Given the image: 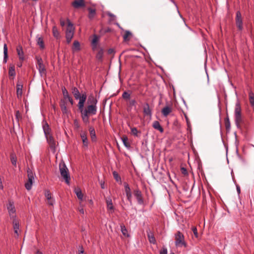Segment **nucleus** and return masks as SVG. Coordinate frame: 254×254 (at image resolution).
<instances>
[{"mask_svg":"<svg viewBox=\"0 0 254 254\" xmlns=\"http://www.w3.org/2000/svg\"><path fill=\"white\" fill-rule=\"evenodd\" d=\"M43 129L47 139V142L49 145L50 148L55 151L56 149L57 142L51 134V129L50 128L48 124L46 122L43 123Z\"/></svg>","mask_w":254,"mask_h":254,"instance_id":"obj_1","label":"nucleus"},{"mask_svg":"<svg viewBox=\"0 0 254 254\" xmlns=\"http://www.w3.org/2000/svg\"><path fill=\"white\" fill-rule=\"evenodd\" d=\"M60 174L67 185L70 183V176L68 170L64 162H61L59 164Z\"/></svg>","mask_w":254,"mask_h":254,"instance_id":"obj_2","label":"nucleus"},{"mask_svg":"<svg viewBox=\"0 0 254 254\" xmlns=\"http://www.w3.org/2000/svg\"><path fill=\"white\" fill-rule=\"evenodd\" d=\"M175 245L176 247L186 248L187 244L185 241L184 235L180 232L177 231L175 234Z\"/></svg>","mask_w":254,"mask_h":254,"instance_id":"obj_3","label":"nucleus"},{"mask_svg":"<svg viewBox=\"0 0 254 254\" xmlns=\"http://www.w3.org/2000/svg\"><path fill=\"white\" fill-rule=\"evenodd\" d=\"M235 121L237 127H240V124L242 122L241 107L240 104L237 102L235 108Z\"/></svg>","mask_w":254,"mask_h":254,"instance_id":"obj_4","label":"nucleus"},{"mask_svg":"<svg viewBox=\"0 0 254 254\" xmlns=\"http://www.w3.org/2000/svg\"><path fill=\"white\" fill-rule=\"evenodd\" d=\"M27 173L28 180V182L25 183V187L28 190H29L31 189L32 185L34 180V174L30 168H28Z\"/></svg>","mask_w":254,"mask_h":254,"instance_id":"obj_5","label":"nucleus"},{"mask_svg":"<svg viewBox=\"0 0 254 254\" xmlns=\"http://www.w3.org/2000/svg\"><path fill=\"white\" fill-rule=\"evenodd\" d=\"M97 111V106L92 105H88L85 108L80 111V113H83L88 115H94L96 114Z\"/></svg>","mask_w":254,"mask_h":254,"instance_id":"obj_6","label":"nucleus"},{"mask_svg":"<svg viewBox=\"0 0 254 254\" xmlns=\"http://www.w3.org/2000/svg\"><path fill=\"white\" fill-rule=\"evenodd\" d=\"M7 209L10 219L16 218V210L14 205V202L11 200H9L7 204Z\"/></svg>","mask_w":254,"mask_h":254,"instance_id":"obj_7","label":"nucleus"},{"mask_svg":"<svg viewBox=\"0 0 254 254\" xmlns=\"http://www.w3.org/2000/svg\"><path fill=\"white\" fill-rule=\"evenodd\" d=\"M37 68L41 76L46 74V69L43 63V60L41 58H37Z\"/></svg>","mask_w":254,"mask_h":254,"instance_id":"obj_8","label":"nucleus"},{"mask_svg":"<svg viewBox=\"0 0 254 254\" xmlns=\"http://www.w3.org/2000/svg\"><path fill=\"white\" fill-rule=\"evenodd\" d=\"M87 99V95L85 92L82 93L81 95L80 96V98H78L79 102L78 103V108L79 111L83 110L85 102Z\"/></svg>","mask_w":254,"mask_h":254,"instance_id":"obj_9","label":"nucleus"},{"mask_svg":"<svg viewBox=\"0 0 254 254\" xmlns=\"http://www.w3.org/2000/svg\"><path fill=\"white\" fill-rule=\"evenodd\" d=\"M133 193L138 204H142L143 203V199L141 191L139 189H137L134 190Z\"/></svg>","mask_w":254,"mask_h":254,"instance_id":"obj_10","label":"nucleus"},{"mask_svg":"<svg viewBox=\"0 0 254 254\" xmlns=\"http://www.w3.org/2000/svg\"><path fill=\"white\" fill-rule=\"evenodd\" d=\"M143 112L145 116H149L151 118L152 116V111L150 108L148 103H146L143 106Z\"/></svg>","mask_w":254,"mask_h":254,"instance_id":"obj_11","label":"nucleus"},{"mask_svg":"<svg viewBox=\"0 0 254 254\" xmlns=\"http://www.w3.org/2000/svg\"><path fill=\"white\" fill-rule=\"evenodd\" d=\"M45 195L48 200V203L49 205L53 206L55 202V200L52 197L50 190H46L45 192Z\"/></svg>","mask_w":254,"mask_h":254,"instance_id":"obj_12","label":"nucleus"},{"mask_svg":"<svg viewBox=\"0 0 254 254\" xmlns=\"http://www.w3.org/2000/svg\"><path fill=\"white\" fill-rule=\"evenodd\" d=\"M62 92L64 98L65 99H67L71 105H72L73 104V100L72 98L69 96L68 93L64 87L62 88Z\"/></svg>","mask_w":254,"mask_h":254,"instance_id":"obj_13","label":"nucleus"},{"mask_svg":"<svg viewBox=\"0 0 254 254\" xmlns=\"http://www.w3.org/2000/svg\"><path fill=\"white\" fill-rule=\"evenodd\" d=\"M23 85L19 81H18L16 85V95L18 98L21 97L22 95Z\"/></svg>","mask_w":254,"mask_h":254,"instance_id":"obj_14","label":"nucleus"},{"mask_svg":"<svg viewBox=\"0 0 254 254\" xmlns=\"http://www.w3.org/2000/svg\"><path fill=\"white\" fill-rule=\"evenodd\" d=\"M146 232L149 242L151 244H155L156 243V241L153 233L151 232L150 230H147Z\"/></svg>","mask_w":254,"mask_h":254,"instance_id":"obj_15","label":"nucleus"},{"mask_svg":"<svg viewBox=\"0 0 254 254\" xmlns=\"http://www.w3.org/2000/svg\"><path fill=\"white\" fill-rule=\"evenodd\" d=\"M16 52L20 61H23L24 60V53L22 47L21 45H18L16 48Z\"/></svg>","mask_w":254,"mask_h":254,"instance_id":"obj_16","label":"nucleus"},{"mask_svg":"<svg viewBox=\"0 0 254 254\" xmlns=\"http://www.w3.org/2000/svg\"><path fill=\"white\" fill-rule=\"evenodd\" d=\"M98 101L96 97H95L93 95H91L88 96L87 103L88 105H92L97 106Z\"/></svg>","mask_w":254,"mask_h":254,"instance_id":"obj_17","label":"nucleus"},{"mask_svg":"<svg viewBox=\"0 0 254 254\" xmlns=\"http://www.w3.org/2000/svg\"><path fill=\"white\" fill-rule=\"evenodd\" d=\"M80 137L81 138L84 147H88V140L87 137V133L85 132L81 133Z\"/></svg>","mask_w":254,"mask_h":254,"instance_id":"obj_18","label":"nucleus"},{"mask_svg":"<svg viewBox=\"0 0 254 254\" xmlns=\"http://www.w3.org/2000/svg\"><path fill=\"white\" fill-rule=\"evenodd\" d=\"M236 24L238 29L240 31H242L243 29V23L242 17H236Z\"/></svg>","mask_w":254,"mask_h":254,"instance_id":"obj_19","label":"nucleus"},{"mask_svg":"<svg viewBox=\"0 0 254 254\" xmlns=\"http://www.w3.org/2000/svg\"><path fill=\"white\" fill-rule=\"evenodd\" d=\"M12 223L13 225V229L14 230L15 234H17L18 236V230L19 229V224L18 221L16 219H13Z\"/></svg>","mask_w":254,"mask_h":254,"instance_id":"obj_20","label":"nucleus"},{"mask_svg":"<svg viewBox=\"0 0 254 254\" xmlns=\"http://www.w3.org/2000/svg\"><path fill=\"white\" fill-rule=\"evenodd\" d=\"M71 91L75 99L76 100H78V98H80V96L81 95L78 89L76 87H73L71 89Z\"/></svg>","mask_w":254,"mask_h":254,"instance_id":"obj_21","label":"nucleus"},{"mask_svg":"<svg viewBox=\"0 0 254 254\" xmlns=\"http://www.w3.org/2000/svg\"><path fill=\"white\" fill-rule=\"evenodd\" d=\"M89 131L91 136V139L92 141H95L96 140V136L95 129L93 127H89Z\"/></svg>","mask_w":254,"mask_h":254,"instance_id":"obj_22","label":"nucleus"},{"mask_svg":"<svg viewBox=\"0 0 254 254\" xmlns=\"http://www.w3.org/2000/svg\"><path fill=\"white\" fill-rule=\"evenodd\" d=\"M172 108L169 106L164 107L162 110V114L165 117H167L170 113L172 112Z\"/></svg>","mask_w":254,"mask_h":254,"instance_id":"obj_23","label":"nucleus"},{"mask_svg":"<svg viewBox=\"0 0 254 254\" xmlns=\"http://www.w3.org/2000/svg\"><path fill=\"white\" fill-rule=\"evenodd\" d=\"M99 40V37L96 35L93 36V38L92 40L91 45L93 50H95L97 48L98 42Z\"/></svg>","mask_w":254,"mask_h":254,"instance_id":"obj_24","label":"nucleus"},{"mask_svg":"<svg viewBox=\"0 0 254 254\" xmlns=\"http://www.w3.org/2000/svg\"><path fill=\"white\" fill-rule=\"evenodd\" d=\"M152 126L155 129L159 130L160 132H163L164 131L163 127L161 126L158 121L154 122Z\"/></svg>","mask_w":254,"mask_h":254,"instance_id":"obj_25","label":"nucleus"},{"mask_svg":"<svg viewBox=\"0 0 254 254\" xmlns=\"http://www.w3.org/2000/svg\"><path fill=\"white\" fill-rule=\"evenodd\" d=\"M73 6L75 8H78L84 5V0H75L72 3Z\"/></svg>","mask_w":254,"mask_h":254,"instance_id":"obj_26","label":"nucleus"},{"mask_svg":"<svg viewBox=\"0 0 254 254\" xmlns=\"http://www.w3.org/2000/svg\"><path fill=\"white\" fill-rule=\"evenodd\" d=\"M8 75L9 76L13 77V78L15 76L16 73L15 71V66L13 65H10L9 70H8Z\"/></svg>","mask_w":254,"mask_h":254,"instance_id":"obj_27","label":"nucleus"},{"mask_svg":"<svg viewBox=\"0 0 254 254\" xmlns=\"http://www.w3.org/2000/svg\"><path fill=\"white\" fill-rule=\"evenodd\" d=\"M67 26L66 32H70L74 33V27H73L72 23L68 20L67 19Z\"/></svg>","mask_w":254,"mask_h":254,"instance_id":"obj_28","label":"nucleus"},{"mask_svg":"<svg viewBox=\"0 0 254 254\" xmlns=\"http://www.w3.org/2000/svg\"><path fill=\"white\" fill-rule=\"evenodd\" d=\"M8 58L7 47L6 44L3 46V62L6 63Z\"/></svg>","mask_w":254,"mask_h":254,"instance_id":"obj_29","label":"nucleus"},{"mask_svg":"<svg viewBox=\"0 0 254 254\" xmlns=\"http://www.w3.org/2000/svg\"><path fill=\"white\" fill-rule=\"evenodd\" d=\"M74 191L77 198L80 200H82L83 194L81 190L79 188H75Z\"/></svg>","mask_w":254,"mask_h":254,"instance_id":"obj_30","label":"nucleus"},{"mask_svg":"<svg viewBox=\"0 0 254 254\" xmlns=\"http://www.w3.org/2000/svg\"><path fill=\"white\" fill-rule=\"evenodd\" d=\"M249 95L250 103L252 107L254 110V94L253 92L251 91L249 92Z\"/></svg>","mask_w":254,"mask_h":254,"instance_id":"obj_31","label":"nucleus"},{"mask_svg":"<svg viewBox=\"0 0 254 254\" xmlns=\"http://www.w3.org/2000/svg\"><path fill=\"white\" fill-rule=\"evenodd\" d=\"M106 203L107 209L109 210H113L114 209V207L112 203V200L110 197L107 198L106 199Z\"/></svg>","mask_w":254,"mask_h":254,"instance_id":"obj_32","label":"nucleus"},{"mask_svg":"<svg viewBox=\"0 0 254 254\" xmlns=\"http://www.w3.org/2000/svg\"><path fill=\"white\" fill-rule=\"evenodd\" d=\"M74 33L70 32H66L65 33V37L66 39V42L67 43H69L72 38H73Z\"/></svg>","mask_w":254,"mask_h":254,"instance_id":"obj_33","label":"nucleus"},{"mask_svg":"<svg viewBox=\"0 0 254 254\" xmlns=\"http://www.w3.org/2000/svg\"><path fill=\"white\" fill-rule=\"evenodd\" d=\"M81 113V117L82 120L83 122H84V123H85L86 124H88L89 122V115L85 114L83 113Z\"/></svg>","mask_w":254,"mask_h":254,"instance_id":"obj_34","label":"nucleus"},{"mask_svg":"<svg viewBox=\"0 0 254 254\" xmlns=\"http://www.w3.org/2000/svg\"><path fill=\"white\" fill-rule=\"evenodd\" d=\"M73 51H78L80 50V43L77 41H74L72 47Z\"/></svg>","mask_w":254,"mask_h":254,"instance_id":"obj_35","label":"nucleus"},{"mask_svg":"<svg viewBox=\"0 0 254 254\" xmlns=\"http://www.w3.org/2000/svg\"><path fill=\"white\" fill-rule=\"evenodd\" d=\"M52 32L54 37L56 38L57 39L60 38V33L56 26H54L53 27Z\"/></svg>","mask_w":254,"mask_h":254,"instance_id":"obj_36","label":"nucleus"},{"mask_svg":"<svg viewBox=\"0 0 254 254\" xmlns=\"http://www.w3.org/2000/svg\"><path fill=\"white\" fill-rule=\"evenodd\" d=\"M10 157L11 163L13 165L16 166L17 162V158L16 155L13 153H11Z\"/></svg>","mask_w":254,"mask_h":254,"instance_id":"obj_37","label":"nucleus"},{"mask_svg":"<svg viewBox=\"0 0 254 254\" xmlns=\"http://www.w3.org/2000/svg\"><path fill=\"white\" fill-rule=\"evenodd\" d=\"M225 125L226 130L229 131L230 129L231 124L228 115L225 119Z\"/></svg>","mask_w":254,"mask_h":254,"instance_id":"obj_38","label":"nucleus"},{"mask_svg":"<svg viewBox=\"0 0 254 254\" xmlns=\"http://www.w3.org/2000/svg\"><path fill=\"white\" fill-rule=\"evenodd\" d=\"M131 36V33L129 31H126L125 33L123 36L124 41H128L129 40V37Z\"/></svg>","mask_w":254,"mask_h":254,"instance_id":"obj_39","label":"nucleus"},{"mask_svg":"<svg viewBox=\"0 0 254 254\" xmlns=\"http://www.w3.org/2000/svg\"><path fill=\"white\" fill-rule=\"evenodd\" d=\"M121 230L123 234V235L125 236L128 237L129 235L127 233V230L126 229L125 226L124 225H121Z\"/></svg>","mask_w":254,"mask_h":254,"instance_id":"obj_40","label":"nucleus"},{"mask_svg":"<svg viewBox=\"0 0 254 254\" xmlns=\"http://www.w3.org/2000/svg\"><path fill=\"white\" fill-rule=\"evenodd\" d=\"M122 141L123 142L124 145L127 147V148H129L130 147V144L128 142V139L127 136L123 137L122 138Z\"/></svg>","mask_w":254,"mask_h":254,"instance_id":"obj_41","label":"nucleus"},{"mask_svg":"<svg viewBox=\"0 0 254 254\" xmlns=\"http://www.w3.org/2000/svg\"><path fill=\"white\" fill-rule=\"evenodd\" d=\"M37 44L41 49H43L44 48V44L42 37H39L38 38Z\"/></svg>","mask_w":254,"mask_h":254,"instance_id":"obj_42","label":"nucleus"},{"mask_svg":"<svg viewBox=\"0 0 254 254\" xmlns=\"http://www.w3.org/2000/svg\"><path fill=\"white\" fill-rule=\"evenodd\" d=\"M131 132L135 136H138V131L136 127H131Z\"/></svg>","mask_w":254,"mask_h":254,"instance_id":"obj_43","label":"nucleus"},{"mask_svg":"<svg viewBox=\"0 0 254 254\" xmlns=\"http://www.w3.org/2000/svg\"><path fill=\"white\" fill-rule=\"evenodd\" d=\"M61 108L63 114L67 113V109L64 103L61 105Z\"/></svg>","mask_w":254,"mask_h":254,"instance_id":"obj_44","label":"nucleus"},{"mask_svg":"<svg viewBox=\"0 0 254 254\" xmlns=\"http://www.w3.org/2000/svg\"><path fill=\"white\" fill-rule=\"evenodd\" d=\"M103 50L102 49L100 50L96 55V58L98 60H101L103 55Z\"/></svg>","mask_w":254,"mask_h":254,"instance_id":"obj_45","label":"nucleus"},{"mask_svg":"<svg viewBox=\"0 0 254 254\" xmlns=\"http://www.w3.org/2000/svg\"><path fill=\"white\" fill-rule=\"evenodd\" d=\"M124 186L126 194L131 193L129 185L127 183H125Z\"/></svg>","mask_w":254,"mask_h":254,"instance_id":"obj_46","label":"nucleus"},{"mask_svg":"<svg viewBox=\"0 0 254 254\" xmlns=\"http://www.w3.org/2000/svg\"><path fill=\"white\" fill-rule=\"evenodd\" d=\"M130 97V94L127 92H124L122 94V97L125 99H129Z\"/></svg>","mask_w":254,"mask_h":254,"instance_id":"obj_47","label":"nucleus"},{"mask_svg":"<svg viewBox=\"0 0 254 254\" xmlns=\"http://www.w3.org/2000/svg\"><path fill=\"white\" fill-rule=\"evenodd\" d=\"M113 176L115 178V179L116 180V181L119 182L121 181V177L119 176L117 172L114 171L113 173Z\"/></svg>","mask_w":254,"mask_h":254,"instance_id":"obj_48","label":"nucleus"},{"mask_svg":"<svg viewBox=\"0 0 254 254\" xmlns=\"http://www.w3.org/2000/svg\"><path fill=\"white\" fill-rule=\"evenodd\" d=\"M191 230L193 232L194 236L196 238H198V234L197 233L196 227H194V226L192 227V228H191Z\"/></svg>","mask_w":254,"mask_h":254,"instance_id":"obj_49","label":"nucleus"},{"mask_svg":"<svg viewBox=\"0 0 254 254\" xmlns=\"http://www.w3.org/2000/svg\"><path fill=\"white\" fill-rule=\"evenodd\" d=\"M136 102L135 100L131 99V100H129V106H130V107H133V106L135 107L136 106Z\"/></svg>","mask_w":254,"mask_h":254,"instance_id":"obj_50","label":"nucleus"},{"mask_svg":"<svg viewBox=\"0 0 254 254\" xmlns=\"http://www.w3.org/2000/svg\"><path fill=\"white\" fill-rule=\"evenodd\" d=\"M126 196L127 197V200H128V201L130 203V204L131 205L132 204V201H131L132 194H131V193L126 194Z\"/></svg>","mask_w":254,"mask_h":254,"instance_id":"obj_51","label":"nucleus"},{"mask_svg":"<svg viewBox=\"0 0 254 254\" xmlns=\"http://www.w3.org/2000/svg\"><path fill=\"white\" fill-rule=\"evenodd\" d=\"M167 249L165 247H163L160 252V254H167Z\"/></svg>","mask_w":254,"mask_h":254,"instance_id":"obj_52","label":"nucleus"},{"mask_svg":"<svg viewBox=\"0 0 254 254\" xmlns=\"http://www.w3.org/2000/svg\"><path fill=\"white\" fill-rule=\"evenodd\" d=\"M15 118L16 120L18 121L19 118L21 119V116L20 115V113L19 111H17L15 113Z\"/></svg>","mask_w":254,"mask_h":254,"instance_id":"obj_53","label":"nucleus"},{"mask_svg":"<svg viewBox=\"0 0 254 254\" xmlns=\"http://www.w3.org/2000/svg\"><path fill=\"white\" fill-rule=\"evenodd\" d=\"M181 172H182V174H183L184 175H187L188 174L187 170L185 168L182 167V168H181Z\"/></svg>","mask_w":254,"mask_h":254,"instance_id":"obj_54","label":"nucleus"},{"mask_svg":"<svg viewBox=\"0 0 254 254\" xmlns=\"http://www.w3.org/2000/svg\"><path fill=\"white\" fill-rule=\"evenodd\" d=\"M78 210L81 214H84V209L82 206H80V207H78Z\"/></svg>","mask_w":254,"mask_h":254,"instance_id":"obj_55","label":"nucleus"},{"mask_svg":"<svg viewBox=\"0 0 254 254\" xmlns=\"http://www.w3.org/2000/svg\"><path fill=\"white\" fill-rule=\"evenodd\" d=\"M66 23H67V21L66 22V21H63V20H61V26H64L66 24Z\"/></svg>","mask_w":254,"mask_h":254,"instance_id":"obj_56","label":"nucleus"},{"mask_svg":"<svg viewBox=\"0 0 254 254\" xmlns=\"http://www.w3.org/2000/svg\"><path fill=\"white\" fill-rule=\"evenodd\" d=\"M100 185L102 189H105L104 182H101Z\"/></svg>","mask_w":254,"mask_h":254,"instance_id":"obj_57","label":"nucleus"},{"mask_svg":"<svg viewBox=\"0 0 254 254\" xmlns=\"http://www.w3.org/2000/svg\"><path fill=\"white\" fill-rule=\"evenodd\" d=\"M237 191H238V193H240V191H241V190H240V187H238V186H237Z\"/></svg>","mask_w":254,"mask_h":254,"instance_id":"obj_58","label":"nucleus"},{"mask_svg":"<svg viewBox=\"0 0 254 254\" xmlns=\"http://www.w3.org/2000/svg\"><path fill=\"white\" fill-rule=\"evenodd\" d=\"M113 51V49H109L108 52H109V53L111 54V53H112V52Z\"/></svg>","mask_w":254,"mask_h":254,"instance_id":"obj_59","label":"nucleus"},{"mask_svg":"<svg viewBox=\"0 0 254 254\" xmlns=\"http://www.w3.org/2000/svg\"><path fill=\"white\" fill-rule=\"evenodd\" d=\"M18 67H21L22 66V63H20L17 64Z\"/></svg>","mask_w":254,"mask_h":254,"instance_id":"obj_60","label":"nucleus"},{"mask_svg":"<svg viewBox=\"0 0 254 254\" xmlns=\"http://www.w3.org/2000/svg\"><path fill=\"white\" fill-rule=\"evenodd\" d=\"M37 254H43L42 252H40L39 251H38L37 252Z\"/></svg>","mask_w":254,"mask_h":254,"instance_id":"obj_61","label":"nucleus"},{"mask_svg":"<svg viewBox=\"0 0 254 254\" xmlns=\"http://www.w3.org/2000/svg\"><path fill=\"white\" fill-rule=\"evenodd\" d=\"M83 253H84L83 250H81V251L80 252L79 254H83Z\"/></svg>","mask_w":254,"mask_h":254,"instance_id":"obj_62","label":"nucleus"},{"mask_svg":"<svg viewBox=\"0 0 254 254\" xmlns=\"http://www.w3.org/2000/svg\"><path fill=\"white\" fill-rule=\"evenodd\" d=\"M239 15H240V12H239V11H238V12H237L236 16H239Z\"/></svg>","mask_w":254,"mask_h":254,"instance_id":"obj_63","label":"nucleus"},{"mask_svg":"<svg viewBox=\"0 0 254 254\" xmlns=\"http://www.w3.org/2000/svg\"><path fill=\"white\" fill-rule=\"evenodd\" d=\"M109 16H114V15L113 14H109Z\"/></svg>","mask_w":254,"mask_h":254,"instance_id":"obj_64","label":"nucleus"}]
</instances>
